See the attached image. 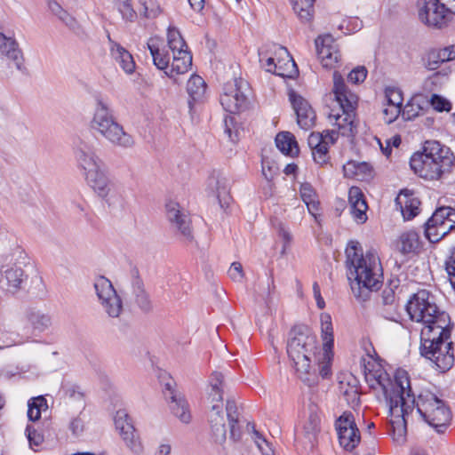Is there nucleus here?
Wrapping results in <instances>:
<instances>
[{
    "instance_id": "f257e3e1",
    "label": "nucleus",
    "mask_w": 455,
    "mask_h": 455,
    "mask_svg": "<svg viewBox=\"0 0 455 455\" xmlns=\"http://www.w3.org/2000/svg\"><path fill=\"white\" fill-rule=\"evenodd\" d=\"M378 383L382 387L389 406L393 438L397 443L405 440L408 416L416 407L420 418L437 434H444L452 420V413L447 403L431 391L425 390L417 398L412 392L407 371L398 370L391 380L386 373L379 375Z\"/></svg>"
},
{
    "instance_id": "f03ea898",
    "label": "nucleus",
    "mask_w": 455,
    "mask_h": 455,
    "mask_svg": "<svg viewBox=\"0 0 455 455\" xmlns=\"http://www.w3.org/2000/svg\"><path fill=\"white\" fill-rule=\"evenodd\" d=\"M347 278L355 296L366 299L369 293L382 284L379 258L373 252L364 256L359 243L350 242L346 249Z\"/></svg>"
},
{
    "instance_id": "7ed1b4c3",
    "label": "nucleus",
    "mask_w": 455,
    "mask_h": 455,
    "mask_svg": "<svg viewBox=\"0 0 455 455\" xmlns=\"http://www.w3.org/2000/svg\"><path fill=\"white\" fill-rule=\"evenodd\" d=\"M455 156L451 148L437 140H427L422 150L414 153L410 159L411 169L419 177L439 180L443 173L450 172Z\"/></svg>"
},
{
    "instance_id": "20e7f679",
    "label": "nucleus",
    "mask_w": 455,
    "mask_h": 455,
    "mask_svg": "<svg viewBox=\"0 0 455 455\" xmlns=\"http://www.w3.org/2000/svg\"><path fill=\"white\" fill-rule=\"evenodd\" d=\"M317 349L316 338L307 325H295L291 330L287 342V354L303 381L309 380L308 376L313 369L312 361H318Z\"/></svg>"
},
{
    "instance_id": "39448f33",
    "label": "nucleus",
    "mask_w": 455,
    "mask_h": 455,
    "mask_svg": "<svg viewBox=\"0 0 455 455\" xmlns=\"http://www.w3.org/2000/svg\"><path fill=\"white\" fill-rule=\"evenodd\" d=\"M452 328L453 323L439 330L427 327L420 333V355L442 372L449 371L455 362L453 341L451 339Z\"/></svg>"
},
{
    "instance_id": "423d86ee",
    "label": "nucleus",
    "mask_w": 455,
    "mask_h": 455,
    "mask_svg": "<svg viewBox=\"0 0 455 455\" xmlns=\"http://www.w3.org/2000/svg\"><path fill=\"white\" fill-rule=\"evenodd\" d=\"M405 309L412 322L423 324L422 330L427 327L439 330L452 324L449 314L437 306L435 295L425 289L410 297Z\"/></svg>"
},
{
    "instance_id": "0eeeda50",
    "label": "nucleus",
    "mask_w": 455,
    "mask_h": 455,
    "mask_svg": "<svg viewBox=\"0 0 455 455\" xmlns=\"http://www.w3.org/2000/svg\"><path fill=\"white\" fill-rule=\"evenodd\" d=\"M90 128L99 133L115 147L129 148L134 145V140L126 132L113 115L108 104L101 98L96 100V108L90 122Z\"/></svg>"
},
{
    "instance_id": "6e6552de",
    "label": "nucleus",
    "mask_w": 455,
    "mask_h": 455,
    "mask_svg": "<svg viewBox=\"0 0 455 455\" xmlns=\"http://www.w3.org/2000/svg\"><path fill=\"white\" fill-rule=\"evenodd\" d=\"M90 128L99 133L115 147L129 148L134 145V140L126 132L113 115L108 104L101 98L96 100V108L90 122Z\"/></svg>"
},
{
    "instance_id": "1a4fd4ad",
    "label": "nucleus",
    "mask_w": 455,
    "mask_h": 455,
    "mask_svg": "<svg viewBox=\"0 0 455 455\" xmlns=\"http://www.w3.org/2000/svg\"><path fill=\"white\" fill-rule=\"evenodd\" d=\"M332 92L342 110V114H331L330 117L335 119V125L338 126L343 136H354L357 132L355 119L358 96L348 89L342 76L338 71L333 73Z\"/></svg>"
},
{
    "instance_id": "9d476101",
    "label": "nucleus",
    "mask_w": 455,
    "mask_h": 455,
    "mask_svg": "<svg viewBox=\"0 0 455 455\" xmlns=\"http://www.w3.org/2000/svg\"><path fill=\"white\" fill-rule=\"evenodd\" d=\"M275 53L278 54L279 58L277 61L272 56L268 55L267 51L263 49L259 51V62L262 68L267 72L273 73L282 77H291L292 72L289 71V68H292L294 71H297V66L291 56L290 55L287 49L281 45L274 44Z\"/></svg>"
},
{
    "instance_id": "9b49d317",
    "label": "nucleus",
    "mask_w": 455,
    "mask_h": 455,
    "mask_svg": "<svg viewBox=\"0 0 455 455\" xmlns=\"http://www.w3.org/2000/svg\"><path fill=\"white\" fill-rule=\"evenodd\" d=\"M448 2L444 0H419V19L425 25L442 28L448 23L451 11L447 8Z\"/></svg>"
},
{
    "instance_id": "f8f14e48",
    "label": "nucleus",
    "mask_w": 455,
    "mask_h": 455,
    "mask_svg": "<svg viewBox=\"0 0 455 455\" xmlns=\"http://www.w3.org/2000/svg\"><path fill=\"white\" fill-rule=\"evenodd\" d=\"M334 426L339 445L347 451H354L361 442V434L354 414L349 411H344L335 420Z\"/></svg>"
},
{
    "instance_id": "ddd939ff",
    "label": "nucleus",
    "mask_w": 455,
    "mask_h": 455,
    "mask_svg": "<svg viewBox=\"0 0 455 455\" xmlns=\"http://www.w3.org/2000/svg\"><path fill=\"white\" fill-rule=\"evenodd\" d=\"M166 215L178 239L191 243L194 240L191 220L184 209L177 202L170 201L166 204Z\"/></svg>"
},
{
    "instance_id": "4468645a",
    "label": "nucleus",
    "mask_w": 455,
    "mask_h": 455,
    "mask_svg": "<svg viewBox=\"0 0 455 455\" xmlns=\"http://www.w3.org/2000/svg\"><path fill=\"white\" fill-rule=\"evenodd\" d=\"M247 87V83L243 80H235L234 84H227L224 92L220 95V104L229 113L240 112L246 104L247 96L243 91Z\"/></svg>"
},
{
    "instance_id": "2eb2a0df",
    "label": "nucleus",
    "mask_w": 455,
    "mask_h": 455,
    "mask_svg": "<svg viewBox=\"0 0 455 455\" xmlns=\"http://www.w3.org/2000/svg\"><path fill=\"white\" fill-rule=\"evenodd\" d=\"M116 428L119 431L126 446L134 453H140L143 450L132 419L125 410H119L115 416Z\"/></svg>"
},
{
    "instance_id": "dca6fc26",
    "label": "nucleus",
    "mask_w": 455,
    "mask_h": 455,
    "mask_svg": "<svg viewBox=\"0 0 455 455\" xmlns=\"http://www.w3.org/2000/svg\"><path fill=\"white\" fill-rule=\"evenodd\" d=\"M163 393L165 399L169 402L172 414L181 422L189 423L191 420L189 405L184 395L175 390L173 381H168L164 384Z\"/></svg>"
},
{
    "instance_id": "f3484780",
    "label": "nucleus",
    "mask_w": 455,
    "mask_h": 455,
    "mask_svg": "<svg viewBox=\"0 0 455 455\" xmlns=\"http://www.w3.org/2000/svg\"><path fill=\"white\" fill-rule=\"evenodd\" d=\"M317 56L323 68H332L340 60L341 54L335 39L331 35L320 36L315 39Z\"/></svg>"
},
{
    "instance_id": "a211bd4d",
    "label": "nucleus",
    "mask_w": 455,
    "mask_h": 455,
    "mask_svg": "<svg viewBox=\"0 0 455 455\" xmlns=\"http://www.w3.org/2000/svg\"><path fill=\"white\" fill-rule=\"evenodd\" d=\"M131 295L133 303L143 313L153 311V301L146 290L143 279L140 277L139 269L134 267L131 270Z\"/></svg>"
},
{
    "instance_id": "6ab92c4d",
    "label": "nucleus",
    "mask_w": 455,
    "mask_h": 455,
    "mask_svg": "<svg viewBox=\"0 0 455 455\" xmlns=\"http://www.w3.org/2000/svg\"><path fill=\"white\" fill-rule=\"evenodd\" d=\"M289 98L297 115L299 126L306 131L313 128L315 124L316 115L308 101L294 92L289 94Z\"/></svg>"
},
{
    "instance_id": "aec40b11",
    "label": "nucleus",
    "mask_w": 455,
    "mask_h": 455,
    "mask_svg": "<svg viewBox=\"0 0 455 455\" xmlns=\"http://www.w3.org/2000/svg\"><path fill=\"white\" fill-rule=\"evenodd\" d=\"M76 158L84 175L104 165L97 156L94 148L83 140L76 145Z\"/></svg>"
},
{
    "instance_id": "412c9836",
    "label": "nucleus",
    "mask_w": 455,
    "mask_h": 455,
    "mask_svg": "<svg viewBox=\"0 0 455 455\" xmlns=\"http://www.w3.org/2000/svg\"><path fill=\"white\" fill-rule=\"evenodd\" d=\"M398 280H391L389 286L385 288L381 293L380 315L387 320L399 322L401 318L399 313V305L395 298L393 287L396 288Z\"/></svg>"
},
{
    "instance_id": "4be33fe9",
    "label": "nucleus",
    "mask_w": 455,
    "mask_h": 455,
    "mask_svg": "<svg viewBox=\"0 0 455 455\" xmlns=\"http://www.w3.org/2000/svg\"><path fill=\"white\" fill-rule=\"evenodd\" d=\"M24 319L26 328L31 330V333L35 336L48 331L52 326V316L36 308L28 307L24 312Z\"/></svg>"
},
{
    "instance_id": "5701e85b",
    "label": "nucleus",
    "mask_w": 455,
    "mask_h": 455,
    "mask_svg": "<svg viewBox=\"0 0 455 455\" xmlns=\"http://www.w3.org/2000/svg\"><path fill=\"white\" fill-rule=\"evenodd\" d=\"M314 162L321 167L330 164L328 141L324 140L323 132H313L307 138Z\"/></svg>"
},
{
    "instance_id": "b1692460",
    "label": "nucleus",
    "mask_w": 455,
    "mask_h": 455,
    "mask_svg": "<svg viewBox=\"0 0 455 455\" xmlns=\"http://www.w3.org/2000/svg\"><path fill=\"white\" fill-rule=\"evenodd\" d=\"M348 202L350 204V213L358 224H363L368 220V204L364 195L358 187H352L348 191Z\"/></svg>"
},
{
    "instance_id": "393cba45",
    "label": "nucleus",
    "mask_w": 455,
    "mask_h": 455,
    "mask_svg": "<svg viewBox=\"0 0 455 455\" xmlns=\"http://www.w3.org/2000/svg\"><path fill=\"white\" fill-rule=\"evenodd\" d=\"M0 52L12 60L18 70L25 69L24 56L19 43L14 37L7 36L2 32H0Z\"/></svg>"
},
{
    "instance_id": "a878e982",
    "label": "nucleus",
    "mask_w": 455,
    "mask_h": 455,
    "mask_svg": "<svg viewBox=\"0 0 455 455\" xmlns=\"http://www.w3.org/2000/svg\"><path fill=\"white\" fill-rule=\"evenodd\" d=\"M395 204L400 207L405 220H412L419 212L420 201L409 190H403L395 198Z\"/></svg>"
},
{
    "instance_id": "bb28decb",
    "label": "nucleus",
    "mask_w": 455,
    "mask_h": 455,
    "mask_svg": "<svg viewBox=\"0 0 455 455\" xmlns=\"http://www.w3.org/2000/svg\"><path fill=\"white\" fill-rule=\"evenodd\" d=\"M211 411L209 413V422L212 435L216 441H223L226 439V426L222 414L223 402L210 403Z\"/></svg>"
},
{
    "instance_id": "cd10ccee",
    "label": "nucleus",
    "mask_w": 455,
    "mask_h": 455,
    "mask_svg": "<svg viewBox=\"0 0 455 455\" xmlns=\"http://www.w3.org/2000/svg\"><path fill=\"white\" fill-rule=\"evenodd\" d=\"M27 277L21 267L14 266L4 271L0 279V285L7 291L16 293L22 288V283L27 280Z\"/></svg>"
},
{
    "instance_id": "c85d7f7f",
    "label": "nucleus",
    "mask_w": 455,
    "mask_h": 455,
    "mask_svg": "<svg viewBox=\"0 0 455 455\" xmlns=\"http://www.w3.org/2000/svg\"><path fill=\"white\" fill-rule=\"evenodd\" d=\"M192 66V54L189 51H178L172 54V61L165 76L177 83L176 76L187 73Z\"/></svg>"
},
{
    "instance_id": "c756f323",
    "label": "nucleus",
    "mask_w": 455,
    "mask_h": 455,
    "mask_svg": "<svg viewBox=\"0 0 455 455\" xmlns=\"http://www.w3.org/2000/svg\"><path fill=\"white\" fill-rule=\"evenodd\" d=\"M89 186L100 196L105 198L110 191V183L105 172V165L84 175Z\"/></svg>"
},
{
    "instance_id": "7c9ffc66",
    "label": "nucleus",
    "mask_w": 455,
    "mask_h": 455,
    "mask_svg": "<svg viewBox=\"0 0 455 455\" xmlns=\"http://www.w3.org/2000/svg\"><path fill=\"white\" fill-rule=\"evenodd\" d=\"M108 39L113 58L125 73L132 74L136 67L132 55L118 43L113 41L109 34L108 35Z\"/></svg>"
},
{
    "instance_id": "2f4dec72",
    "label": "nucleus",
    "mask_w": 455,
    "mask_h": 455,
    "mask_svg": "<svg viewBox=\"0 0 455 455\" xmlns=\"http://www.w3.org/2000/svg\"><path fill=\"white\" fill-rule=\"evenodd\" d=\"M206 83L198 75H193L187 84V91L189 95L188 107L193 111L196 104L204 102L206 95Z\"/></svg>"
},
{
    "instance_id": "473e14b6",
    "label": "nucleus",
    "mask_w": 455,
    "mask_h": 455,
    "mask_svg": "<svg viewBox=\"0 0 455 455\" xmlns=\"http://www.w3.org/2000/svg\"><path fill=\"white\" fill-rule=\"evenodd\" d=\"M428 220L438 227H446L451 232L455 228V209L450 206L439 207Z\"/></svg>"
},
{
    "instance_id": "72a5a7b5",
    "label": "nucleus",
    "mask_w": 455,
    "mask_h": 455,
    "mask_svg": "<svg viewBox=\"0 0 455 455\" xmlns=\"http://www.w3.org/2000/svg\"><path fill=\"white\" fill-rule=\"evenodd\" d=\"M321 321V338L323 339V349L324 355L328 356V353H331L334 346V335L331 317L329 314L323 313L320 316Z\"/></svg>"
},
{
    "instance_id": "f704fd0d",
    "label": "nucleus",
    "mask_w": 455,
    "mask_h": 455,
    "mask_svg": "<svg viewBox=\"0 0 455 455\" xmlns=\"http://www.w3.org/2000/svg\"><path fill=\"white\" fill-rule=\"evenodd\" d=\"M398 251L403 254L417 253L419 247V235L414 230L403 232L396 243Z\"/></svg>"
},
{
    "instance_id": "c9c22d12",
    "label": "nucleus",
    "mask_w": 455,
    "mask_h": 455,
    "mask_svg": "<svg viewBox=\"0 0 455 455\" xmlns=\"http://www.w3.org/2000/svg\"><path fill=\"white\" fill-rule=\"evenodd\" d=\"M224 387L223 374L219 371L212 372L209 379V403L223 402Z\"/></svg>"
},
{
    "instance_id": "e433bc0d",
    "label": "nucleus",
    "mask_w": 455,
    "mask_h": 455,
    "mask_svg": "<svg viewBox=\"0 0 455 455\" xmlns=\"http://www.w3.org/2000/svg\"><path fill=\"white\" fill-rule=\"evenodd\" d=\"M275 145L286 156H293L299 154V147L295 137L289 132H279L275 137Z\"/></svg>"
},
{
    "instance_id": "4c0bfd02",
    "label": "nucleus",
    "mask_w": 455,
    "mask_h": 455,
    "mask_svg": "<svg viewBox=\"0 0 455 455\" xmlns=\"http://www.w3.org/2000/svg\"><path fill=\"white\" fill-rule=\"evenodd\" d=\"M427 110V100H423L421 97H416L405 105L403 116L405 120H413L419 116H423Z\"/></svg>"
},
{
    "instance_id": "58836bf2",
    "label": "nucleus",
    "mask_w": 455,
    "mask_h": 455,
    "mask_svg": "<svg viewBox=\"0 0 455 455\" xmlns=\"http://www.w3.org/2000/svg\"><path fill=\"white\" fill-rule=\"evenodd\" d=\"M148 48L153 58L154 65L160 70L169 71L170 57L164 50H160L156 40L150 38L148 42Z\"/></svg>"
},
{
    "instance_id": "ea45409f",
    "label": "nucleus",
    "mask_w": 455,
    "mask_h": 455,
    "mask_svg": "<svg viewBox=\"0 0 455 455\" xmlns=\"http://www.w3.org/2000/svg\"><path fill=\"white\" fill-rule=\"evenodd\" d=\"M293 10L303 23H311L315 15V0H291Z\"/></svg>"
},
{
    "instance_id": "a19ab883",
    "label": "nucleus",
    "mask_w": 455,
    "mask_h": 455,
    "mask_svg": "<svg viewBox=\"0 0 455 455\" xmlns=\"http://www.w3.org/2000/svg\"><path fill=\"white\" fill-rule=\"evenodd\" d=\"M226 411L230 427V437L234 441H238L241 437V431L237 426L239 422V412L235 401L227 400Z\"/></svg>"
},
{
    "instance_id": "79ce46f5",
    "label": "nucleus",
    "mask_w": 455,
    "mask_h": 455,
    "mask_svg": "<svg viewBox=\"0 0 455 455\" xmlns=\"http://www.w3.org/2000/svg\"><path fill=\"white\" fill-rule=\"evenodd\" d=\"M300 196L303 202L307 204L308 212L316 220V212L319 210L320 203L315 199V192L309 183H303L300 186Z\"/></svg>"
},
{
    "instance_id": "37998d69",
    "label": "nucleus",
    "mask_w": 455,
    "mask_h": 455,
    "mask_svg": "<svg viewBox=\"0 0 455 455\" xmlns=\"http://www.w3.org/2000/svg\"><path fill=\"white\" fill-rule=\"evenodd\" d=\"M100 302L104 311L109 317H118L123 311V302L120 296L117 293L107 297L100 300Z\"/></svg>"
},
{
    "instance_id": "c03bdc74",
    "label": "nucleus",
    "mask_w": 455,
    "mask_h": 455,
    "mask_svg": "<svg viewBox=\"0 0 455 455\" xmlns=\"http://www.w3.org/2000/svg\"><path fill=\"white\" fill-rule=\"evenodd\" d=\"M446 50H431L427 55L425 66L429 70H435L442 63L451 60Z\"/></svg>"
},
{
    "instance_id": "a18cd8bd",
    "label": "nucleus",
    "mask_w": 455,
    "mask_h": 455,
    "mask_svg": "<svg viewBox=\"0 0 455 455\" xmlns=\"http://www.w3.org/2000/svg\"><path fill=\"white\" fill-rule=\"evenodd\" d=\"M167 43L169 48L172 52V54H175L178 51H188V44L182 37L180 30L176 28L170 27L168 28Z\"/></svg>"
},
{
    "instance_id": "49530a36",
    "label": "nucleus",
    "mask_w": 455,
    "mask_h": 455,
    "mask_svg": "<svg viewBox=\"0 0 455 455\" xmlns=\"http://www.w3.org/2000/svg\"><path fill=\"white\" fill-rule=\"evenodd\" d=\"M28 406V418L31 421L38 420L41 418L42 411L48 409L47 401L42 395L31 398Z\"/></svg>"
},
{
    "instance_id": "de8ad7c7",
    "label": "nucleus",
    "mask_w": 455,
    "mask_h": 455,
    "mask_svg": "<svg viewBox=\"0 0 455 455\" xmlns=\"http://www.w3.org/2000/svg\"><path fill=\"white\" fill-rule=\"evenodd\" d=\"M320 431V418L319 416L315 413L311 412L307 420L304 422L303 425V433L305 436L308 439L310 443H313L318 432Z\"/></svg>"
},
{
    "instance_id": "09e8293b",
    "label": "nucleus",
    "mask_w": 455,
    "mask_h": 455,
    "mask_svg": "<svg viewBox=\"0 0 455 455\" xmlns=\"http://www.w3.org/2000/svg\"><path fill=\"white\" fill-rule=\"evenodd\" d=\"M94 289L99 300L117 293L112 283L105 276H99L95 279Z\"/></svg>"
},
{
    "instance_id": "8fccbe9b",
    "label": "nucleus",
    "mask_w": 455,
    "mask_h": 455,
    "mask_svg": "<svg viewBox=\"0 0 455 455\" xmlns=\"http://www.w3.org/2000/svg\"><path fill=\"white\" fill-rule=\"evenodd\" d=\"M387 98L388 104L394 108V110H392V115L386 119L387 124H391L397 118L401 112L403 98L401 92L395 90L387 91Z\"/></svg>"
},
{
    "instance_id": "3c124183",
    "label": "nucleus",
    "mask_w": 455,
    "mask_h": 455,
    "mask_svg": "<svg viewBox=\"0 0 455 455\" xmlns=\"http://www.w3.org/2000/svg\"><path fill=\"white\" fill-rule=\"evenodd\" d=\"M449 233V229H447L446 227H438V225L436 226L434 223H430L429 220L425 223V236L430 243H434L439 242Z\"/></svg>"
},
{
    "instance_id": "603ef678",
    "label": "nucleus",
    "mask_w": 455,
    "mask_h": 455,
    "mask_svg": "<svg viewBox=\"0 0 455 455\" xmlns=\"http://www.w3.org/2000/svg\"><path fill=\"white\" fill-rule=\"evenodd\" d=\"M142 6V14L147 19H155L161 12V4L159 0H139Z\"/></svg>"
},
{
    "instance_id": "864d4df0",
    "label": "nucleus",
    "mask_w": 455,
    "mask_h": 455,
    "mask_svg": "<svg viewBox=\"0 0 455 455\" xmlns=\"http://www.w3.org/2000/svg\"><path fill=\"white\" fill-rule=\"evenodd\" d=\"M428 102V108L432 107L435 110L438 112L447 111L449 112L451 109V103L438 94H433Z\"/></svg>"
},
{
    "instance_id": "5fc2aeb1",
    "label": "nucleus",
    "mask_w": 455,
    "mask_h": 455,
    "mask_svg": "<svg viewBox=\"0 0 455 455\" xmlns=\"http://www.w3.org/2000/svg\"><path fill=\"white\" fill-rule=\"evenodd\" d=\"M343 170L346 176L357 175L359 172H371V169L366 163L356 164L355 162L350 161L343 166Z\"/></svg>"
},
{
    "instance_id": "6e6d98bb",
    "label": "nucleus",
    "mask_w": 455,
    "mask_h": 455,
    "mask_svg": "<svg viewBox=\"0 0 455 455\" xmlns=\"http://www.w3.org/2000/svg\"><path fill=\"white\" fill-rule=\"evenodd\" d=\"M131 1L132 0H119L118 10L123 19L128 21H134L137 18V13L132 8Z\"/></svg>"
},
{
    "instance_id": "4d7b16f0",
    "label": "nucleus",
    "mask_w": 455,
    "mask_h": 455,
    "mask_svg": "<svg viewBox=\"0 0 455 455\" xmlns=\"http://www.w3.org/2000/svg\"><path fill=\"white\" fill-rule=\"evenodd\" d=\"M225 133L228 136L232 142H236L239 140V132L236 128V124L233 116H226L224 119Z\"/></svg>"
},
{
    "instance_id": "13d9d810",
    "label": "nucleus",
    "mask_w": 455,
    "mask_h": 455,
    "mask_svg": "<svg viewBox=\"0 0 455 455\" xmlns=\"http://www.w3.org/2000/svg\"><path fill=\"white\" fill-rule=\"evenodd\" d=\"M367 76V69L364 67H357L354 68L347 76L350 83L359 84L363 83Z\"/></svg>"
},
{
    "instance_id": "bf43d9fd",
    "label": "nucleus",
    "mask_w": 455,
    "mask_h": 455,
    "mask_svg": "<svg viewBox=\"0 0 455 455\" xmlns=\"http://www.w3.org/2000/svg\"><path fill=\"white\" fill-rule=\"evenodd\" d=\"M26 435L29 442L30 446H39L44 442V436L38 433L34 427L28 425L26 427Z\"/></svg>"
},
{
    "instance_id": "052dcab7",
    "label": "nucleus",
    "mask_w": 455,
    "mask_h": 455,
    "mask_svg": "<svg viewBox=\"0 0 455 455\" xmlns=\"http://www.w3.org/2000/svg\"><path fill=\"white\" fill-rule=\"evenodd\" d=\"M228 275L235 282H241L243 278V270L242 264L239 262H233L228 270Z\"/></svg>"
},
{
    "instance_id": "680f3d73",
    "label": "nucleus",
    "mask_w": 455,
    "mask_h": 455,
    "mask_svg": "<svg viewBox=\"0 0 455 455\" xmlns=\"http://www.w3.org/2000/svg\"><path fill=\"white\" fill-rule=\"evenodd\" d=\"M323 356L324 360H327V362H323L322 363L318 362L319 374L323 379H326L331 375L330 353H328V356H325L324 354Z\"/></svg>"
},
{
    "instance_id": "e2e57ef3",
    "label": "nucleus",
    "mask_w": 455,
    "mask_h": 455,
    "mask_svg": "<svg viewBox=\"0 0 455 455\" xmlns=\"http://www.w3.org/2000/svg\"><path fill=\"white\" fill-rule=\"evenodd\" d=\"M84 421L80 418H75L70 422L69 428L74 435L79 436L84 431Z\"/></svg>"
},
{
    "instance_id": "0e129e2a",
    "label": "nucleus",
    "mask_w": 455,
    "mask_h": 455,
    "mask_svg": "<svg viewBox=\"0 0 455 455\" xmlns=\"http://www.w3.org/2000/svg\"><path fill=\"white\" fill-rule=\"evenodd\" d=\"M217 199L221 208L225 209L228 205L229 196L227 193L226 188H217Z\"/></svg>"
},
{
    "instance_id": "69168bd1",
    "label": "nucleus",
    "mask_w": 455,
    "mask_h": 455,
    "mask_svg": "<svg viewBox=\"0 0 455 455\" xmlns=\"http://www.w3.org/2000/svg\"><path fill=\"white\" fill-rule=\"evenodd\" d=\"M313 292H314V297L316 300V305L317 307L320 308V309H323L325 307V302L321 295V290H320V286L319 284L315 282L313 284Z\"/></svg>"
},
{
    "instance_id": "338daca9",
    "label": "nucleus",
    "mask_w": 455,
    "mask_h": 455,
    "mask_svg": "<svg viewBox=\"0 0 455 455\" xmlns=\"http://www.w3.org/2000/svg\"><path fill=\"white\" fill-rule=\"evenodd\" d=\"M48 8L51 11V12L55 15L56 17L58 14L61 12L63 10L62 6L55 0H50L48 2Z\"/></svg>"
},
{
    "instance_id": "774afa93",
    "label": "nucleus",
    "mask_w": 455,
    "mask_h": 455,
    "mask_svg": "<svg viewBox=\"0 0 455 455\" xmlns=\"http://www.w3.org/2000/svg\"><path fill=\"white\" fill-rule=\"evenodd\" d=\"M63 23L71 30H76L78 28L77 20L70 14L63 19Z\"/></svg>"
}]
</instances>
